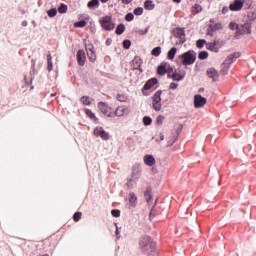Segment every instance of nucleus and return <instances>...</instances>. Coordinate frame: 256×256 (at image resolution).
<instances>
[{
  "label": "nucleus",
  "instance_id": "obj_1",
  "mask_svg": "<svg viewBox=\"0 0 256 256\" xmlns=\"http://www.w3.org/2000/svg\"><path fill=\"white\" fill-rule=\"evenodd\" d=\"M177 137H179L178 130H168V131L157 132L152 137V139H154L156 143H161L162 141H165L164 147H173V145L177 141Z\"/></svg>",
  "mask_w": 256,
  "mask_h": 256
},
{
  "label": "nucleus",
  "instance_id": "obj_2",
  "mask_svg": "<svg viewBox=\"0 0 256 256\" xmlns=\"http://www.w3.org/2000/svg\"><path fill=\"white\" fill-rule=\"evenodd\" d=\"M139 249L148 256H159L157 245L149 236H144L139 241Z\"/></svg>",
  "mask_w": 256,
  "mask_h": 256
},
{
  "label": "nucleus",
  "instance_id": "obj_3",
  "mask_svg": "<svg viewBox=\"0 0 256 256\" xmlns=\"http://www.w3.org/2000/svg\"><path fill=\"white\" fill-rule=\"evenodd\" d=\"M179 59H181L182 64L185 66L193 65L197 59V54L193 50H189L182 55L179 56Z\"/></svg>",
  "mask_w": 256,
  "mask_h": 256
},
{
  "label": "nucleus",
  "instance_id": "obj_4",
  "mask_svg": "<svg viewBox=\"0 0 256 256\" xmlns=\"http://www.w3.org/2000/svg\"><path fill=\"white\" fill-rule=\"evenodd\" d=\"M99 23L102 29H105V31H113L115 29V23H113L111 16L102 17L99 20Z\"/></svg>",
  "mask_w": 256,
  "mask_h": 256
},
{
  "label": "nucleus",
  "instance_id": "obj_5",
  "mask_svg": "<svg viewBox=\"0 0 256 256\" xmlns=\"http://www.w3.org/2000/svg\"><path fill=\"white\" fill-rule=\"evenodd\" d=\"M172 35L175 39V45H183L185 43V29L183 28H176L173 30Z\"/></svg>",
  "mask_w": 256,
  "mask_h": 256
},
{
  "label": "nucleus",
  "instance_id": "obj_6",
  "mask_svg": "<svg viewBox=\"0 0 256 256\" xmlns=\"http://www.w3.org/2000/svg\"><path fill=\"white\" fill-rule=\"evenodd\" d=\"M161 93H163V92L161 90H158L152 96V107H153L154 111H161V109H162Z\"/></svg>",
  "mask_w": 256,
  "mask_h": 256
},
{
  "label": "nucleus",
  "instance_id": "obj_7",
  "mask_svg": "<svg viewBox=\"0 0 256 256\" xmlns=\"http://www.w3.org/2000/svg\"><path fill=\"white\" fill-rule=\"evenodd\" d=\"M98 109L105 115L106 117H115V111L111 109L106 103L99 102Z\"/></svg>",
  "mask_w": 256,
  "mask_h": 256
},
{
  "label": "nucleus",
  "instance_id": "obj_8",
  "mask_svg": "<svg viewBox=\"0 0 256 256\" xmlns=\"http://www.w3.org/2000/svg\"><path fill=\"white\" fill-rule=\"evenodd\" d=\"M207 105V98L201 96L200 94H196L194 96V107L195 109H201Z\"/></svg>",
  "mask_w": 256,
  "mask_h": 256
},
{
  "label": "nucleus",
  "instance_id": "obj_9",
  "mask_svg": "<svg viewBox=\"0 0 256 256\" xmlns=\"http://www.w3.org/2000/svg\"><path fill=\"white\" fill-rule=\"evenodd\" d=\"M206 49L212 51V53H219V50L221 49V41L214 40L213 42L206 43Z\"/></svg>",
  "mask_w": 256,
  "mask_h": 256
},
{
  "label": "nucleus",
  "instance_id": "obj_10",
  "mask_svg": "<svg viewBox=\"0 0 256 256\" xmlns=\"http://www.w3.org/2000/svg\"><path fill=\"white\" fill-rule=\"evenodd\" d=\"M243 5H245L244 0H234L232 4H230V11H241L243 9Z\"/></svg>",
  "mask_w": 256,
  "mask_h": 256
},
{
  "label": "nucleus",
  "instance_id": "obj_11",
  "mask_svg": "<svg viewBox=\"0 0 256 256\" xmlns=\"http://www.w3.org/2000/svg\"><path fill=\"white\" fill-rule=\"evenodd\" d=\"M207 77H209V79H212V81L217 82L219 81V71H217L215 68H208Z\"/></svg>",
  "mask_w": 256,
  "mask_h": 256
},
{
  "label": "nucleus",
  "instance_id": "obj_12",
  "mask_svg": "<svg viewBox=\"0 0 256 256\" xmlns=\"http://www.w3.org/2000/svg\"><path fill=\"white\" fill-rule=\"evenodd\" d=\"M125 115H129V107L126 106H120L114 112V117H123Z\"/></svg>",
  "mask_w": 256,
  "mask_h": 256
},
{
  "label": "nucleus",
  "instance_id": "obj_13",
  "mask_svg": "<svg viewBox=\"0 0 256 256\" xmlns=\"http://www.w3.org/2000/svg\"><path fill=\"white\" fill-rule=\"evenodd\" d=\"M142 173L141 165L134 164L132 167V179H140Z\"/></svg>",
  "mask_w": 256,
  "mask_h": 256
},
{
  "label": "nucleus",
  "instance_id": "obj_14",
  "mask_svg": "<svg viewBox=\"0 0 256 256\" xmlns=\"http://www.w3.org/2000/svg\"><path fill=\"white\" fill-rule=\"evenodd\" d=\"M238 33L240 35H249L251 34V24L245 23L238 28Z\"/></svg>",
  "mask_w": 256,
  "mask_h": 256
},
{
  "label": "nucleus",
  "instance_id": "obj_15",
  "mask_svg": "<svg viewBox=\"0 0 256 256\" xmlns=\"http://www.w3.org/2000/svg\"><path fill=\"white\" fill-rule=\"evenodd\" d=\"M241 57V52H234L233 54H230L225 59V63L228 65H231L232 63H235V60L239 59Z\"/></svg>",
  "mask_w": 256,
  "mask_h": 256
},
{
  "label": "nucleus",
  "instance_id": "obj_16",
  "mask_svg": "<svg viewBox=\"0 0 256 256\" xmlns=\"http://www.w3.org/2000/svg\"><path fill=\"white\" fill-rule=\"evenodd\" d=\"M86 51L89 61H91V63H95L97 56L95 55V51H93V45L86 46Z\"/></svg>",
  "mask_w": 256,
  "mask_h": 256
},
{
  "label": "nucleus",
  "instance_id": "obj_17",
  "mask_svg": "<svg viewBox=\"0 0 256 256\" xmlns=\"http://www.w3.org/2000/svg\"><path fill=\"white\" fill-rule=\"evenodd\" d=\"M169 67H170L169 63H162L157 68L158 75H165L167 71H169Z\"/></svg>",
  "mask_w": 256,
  "mask_h": 256
},
{
  "label": "nucleus",
  "instance_id": "obj_18",
  "mask_svg": "<svg viewBox=\"0 0 256 256\" xmlns=\"http://www.w3.org/2000/svg\"><path fill=\"white\" fill-rule=\"evenodd\" d=\"M85 60H86L85 51L79 50L77 52V62L79 65H81V67L85 65Z\"/></svg>",
  "mask_w": 256,
  "mask_h": 256
},
{
  "label": "nucleus",
  "instance_id": "obj_19",
  "mask_svg": "<svg viewBox=\"0 0 256 256\" xmlns=\"http://www.w3.org/2000/svg\"><path fill=\"white\" fill-rule=\"evenodd\" d=\"M94 135L101 137L104 141L109 140V133L105 132V130L96 129L94 130Z\"/></svg>",
  "mask_w": 256,
  "mask_h": 256
},
{
  "label": "nucleus",
  "instance_id": "obj_20",
  "mask_svg": "<svg viewBox=\"0 0 256 256\" xmlns=\"http://www.w3.org/2000/svg\"><path fill=\"white\" fill-rule=\"evenodd\" d=\"M143 161L148 167H153V165H155V157H153V155H145Z\"/></svg>",
  "mask_w": 256,
  "mask_h": 256
},
{
  "label": "nucleus",
  "instance_id": "obj_21",
  "mask_svg": "<svg viewBox=\"0 0 256 256\" xmlns=\"http://www.w3.org/2000/svg\"><path fill=\"white\" fill-rule=\"evenodd\" d=\"M129 207H137V195L133 192L129 194Z\"/></svg>",
  "mask_w": 256,
  "mask_h": 256
},
{
  "label": "nucleus",
  "instance_id": "obj_22",
  "mask_svg": "<svg viewBox=\"0 0 256 256\" xmlns=\"http://www.w3.org/2000/svg\"><path fill=\"white\" fill-rule=\"evenodd\" d=\"M155 85H157V78H152L146 82L144 89L145 91H149V89H151V87H155Z\"/></svg>",
  "mask_w": 256,
  "mask_h": 256
},
{
  "label": "nucleus",
  "instance_id": "obj_23",
  "mask_svg": "<svg viewBox=\"0 0 256 256\" xmlns=\"http://www.w3.org/2000/svg\"><path fill=\"white\" fill-rule=\"evenodd\" d=\"M142 63H143V60H141V57L136 56V57L132 60L133 69H140Z\"/></svg>",
  "mask_w": 256,
  "mask_h": 256
},
{
  "label": "nucleus",
  "instance_id": "obj_24",
  "mask_svg": "<svg viewBox=\"0 0 256 256\" xmlns=\"http://www.w3.org/2000/svg\"><path fill=\"white\" fill-rule=\"evenodd\" d=\"M84 113H85V115H87L89 117V119H91V121H94V123H98L99 122L97 120V116H95V113H93V111H91L89 109H85Z\"/></svg>",
  "mask_w": 256,
  "mask_h": 256
},
{
  "label": "nucleus",
  "instance_id": "obj_25",
  "mask_svg": "<svg viewBox=\"0 0 256 256\" xmlns=\"http://www.w3.org/2000/svg\"><path fill=\"white\" fill-rule=\"evenodd\" d=\"M144 9L147 11H153L155 9V4L152 0H146L144 3Z\"/></svg>",
  "mask_w": 256,
  "mask_h": 256
},
{
  "label": "nucleus",
  "instance_id": "obj_26",
  "mask_svg": "<svg viewBox=\"0 0 256 256\" xmlns=\"http://www.w3.org/2000/svg\"><path fill=\"white\" fill-rule=\"evenodd\" d=\"M145 200L148 204L153 201V195H151V188H147L145 193H144Z\"/></svg>",
  "mask_w": 256,
  "mask_h": 256
},
{
  "label": "nucleus",
  "instance_id": "obj_27",
  "mask_svg": "<svg viewBox=\"0 0 256 256\" xmlns=\"http://www.w3.org/2000/svg\"><path fill=\"white\" fill-rule=\"evenodd\" d=\"M230 68L231 65L224 61V63L221 65V73L223 75H227V73H229Z\"/></svg>",
  "mask_w": 256,
  "mask_h": 256
},
{
  "label": "nucleus",
  "instance_id": "obj_28",
  "mask_svg": "<svg viewBox=\"0 0 256 256\" xmlns=\"http://www.w3.org/2000/svg\"><path fill=\"white\" fill-rule=\"evenodd\" d=\"M247 17H248V19H249L250 21H255V19H256V7L250 9V11H249L248 14H247Z\"/></svg>",
  "mask_w": 256,
  "mask_h": 256
},
{
  "label": "nucleus",
  "instance_id": "obj_29",
  "mask_svg": "<svg viewBox=\"0 0 256 256\" xmlns=\"http://www.w3.org/2000/svg\"><path fill=\"white\" fill-rule=\"evenodd\" d=\"M47 70L49 71V73L53 71V61H52L51 54L47 55Z\"/></svg>",
  "mask_w": 256,
  "mask_h": 256
},
{
  "label": "nucleus",
  "instance_id": "obj_30",
  "mask_svg": "<svg viewBox=\"0 0 256 256\" xmlns=\"http://www.w3.org/2000/svg\"><path fill=\"white\" fill-rule=\"evenodd\" d=\"M177 53V48L173 47L169 50L167 57L170 61H173V59H175V55Z\"/></svg>",
  "mask_w": 256,
  "mask_h": 256
},
{
  "label": "nucleus",
  "instance_id": "obj_31",
  "mask_svg": "<svg viewBox=\"0 0 256 256\" xmlns=\"http://www.w3.org/2000/svg\"><path fill=\"white\" fill-rule=\"evenodd\" d=\"M125 33V25L119 24L116 28V35H123Z\"/></svg>",
  "mask_w": 256,
  "mask_h": 256
},
{
  "label": "nucleus",
  "instance_id": "obj_32",
  "mask_svg": "<svg viewBox=\"0 0 256 256\" xmlns=\"http://www.w3.org/2000/svg\"><path fill=\"white\" fill-rule=\"evenodd\" d=\"M80 101L83 105H91V98L89 96H82Z\"/></svg>",
  "mask_w": 256,
  "mask_h": 256
},
{
  "label": "nucleus",
  "instance_id": "obj_33",
  "mask_svg": "<svg viewBox=\"0 0 256 256\" xmlns=\"http://www.w3.org/2000/svg\"><path fill=\"white\" fill-rule=\"evenodd\" d=\"M95 7H99V0H91L88 2L89 9H94Z\"/></svg>",
  "mask_w": 256,
  "mask_h": 256
},
{
  "label": "nucleus",
  "instance_id": "obj_34",
  "mask_svg": "<svg viewBox=\"0 0 256 256\" xmlns=\"http://www.w3.org/2000/svg\"><path fill=\"white\" fill-rule=\"evenodd\" d=\"M151 55H153L154 57H159L161 55V47H155L152 51H151Z\"/></svg>",
  "mask_w": 256,
  "mask_h": 256
},
{
  "label": "nucleus",
  "instance_id": "obj_35",
  "mask_svg": "<svg viewBox=\"0 0 256 256\" xmlns=\"http://www.w3.org/2000/svg\"><path fill=\"white\" fill-rule=\"evenodd\" d=\"M184 76L179 73H174L172 75L173 81H183Z\"/></svg>",
  "mask_w": 256,
  "mask_h": 256
},
{
  "label": "nucleus",
  "instance_id": "obj_36",
  "mask_svg": "<svg viewBox=\"0 0 256 256\" xmlns=\"http://www.w3.org/2000/svg\"><path fill=\"white\" fill-rule=\"evenodd\" d=\"M207 57H209V53L207 51H202L198 55V59H200L201 61L207 59Z\"/></svg>",
  "mask_w": 256,
  "mask_h": 256
},
{
  "label": "nucleus",
  "instance_id": "obj_37",
  "mask_svg": "<svg viewBox=\"0 0 256 256\" xmlns=\"http://www.w3.org/2000/svg\"><path fill=\"white\" fill-rule=\"evenodd\" d=\"M205 43H207V41L205 39H200L196 42V47L198 49H203Z\"/></svg>",
  "mask_w": 256,
  "mask_h": 256
},
{
  "label": "nucleus",
  "instance_id": "obj_38",
  "mask_svg": "<svg viewBox=\"0 0 256 256\" xmlns=\"http://www.w3.org/2000/svg\"><path fill=\"white\" fill-rule=\"evenodd\" d=\"M87 25V22L85 20H81L74 23V27L83 28Z\"/></svg>",
  "mask_w": 256,
  "mask_h": 256
},
{
  "label": "nucleus",
  "instance_id": "obj_39",
  "mask_svg": "<svg viewBox=\"0 0 256 256\" xmlns=\"http://www.w3.org/2000/svg\"><path fill=\"white\" fill-rule=\"evenodd\" d=\"M81 217H83V213L75 212L74 215H73V220L75 221V223H77V221L81 220Z\"/></svg>",
  "mask_w": 256,
  "mask_h": 256
},
{
  "label": "nucleus",
  "instance_id": "obj_40",
  "mask_svg": "<svg viewBox=\"0 0 256 256\" xmlns=\"http://www.w3.org/2000/svg\"><path fill=\"white\" fill-rule=\"evenodd\" d=\"M212 29L217 33V31H221V29H223V24L221 23L212 24Z\"/></svg>",
  "mask_w": 256,
  "mask_h": 256
},
{
  "label": "nucleus",
  "instance_id": "obj_41",
  "mask_svg": "<svg viewBox=\"0 0 256 256\" xmlns=\"http://www.w3.org/2000/svg\"><path fill=\"white\" fill-rule=\"evenodd\" d=\"M215 30L213 29V24H210L208 29H207V35H209L210 37H213V35H215Z\"/></svg>",
  "mask_w": 256,
  "mask_h": 256
},
{
  "label": "nucleus",
  "instance_id": "obj_42",
  "mask_svg": "<svg viewBox=\"0 0 256 256\" xmlns=\"http://www.w3.org/2000/svg\"><path fill=\"white\" fill-rule=\"evenodd\" d=\"M135 33H137L138 35H147V33H149V27H146L145 30L137 29Z\"/></svg>",
  "mask_w": 256,
  "mask_h": 256
},
{
  "label": "nucleus",
  "instance_id": "obj_43",
  "mask_svg": "<svg viewBox=\"0 0 256 256\" xmlns=\"http://www.w3.org/2000/svg\"><path fill=\"white\" fill-rule=\"evenodd\" d=\"M194 10H195V11H193L194 15H197V13H201V11H203V7H201V5H199V4H195Z\"/></svg>",
  "mask_w": 256,
  "mask_h": 256
},
{
  "label": "nucleus",
  "instance_id": "obj_44",
  "mask_svg": "<svg viewBox=\"0 0 256 256\" xmlns=\"http://www.w3.org/2000/svg\"><path fill=\"white\" fill-rule=\"evenodd\" d=\"M47 15H48V17H55V15H57V9L52 8V9L48 10Z\"/></svg>",
  "mask_w": 256,
  "mask_h": 256
},
{
  "label": "nucleus",
  "instance_id": "obj_45",
  "mask_svg": "<svg viewBox=\"0 0 256 256\" xmlns=\"http://www.w3.org/2000/svg\"><path fill=\"white\" fill-rule=\"evenodd\" d=\"M229 28H230L232 31H235V29H237V31L239 32L240 26L237 25V23H235V22H230Z\"/></svg>",
  "mask_w": 256,
  "mask_h": 256
},
{
  "label": "nucleus",
  "instance_id": "obj_46",
  "mask_svg": "<svg viewBox=\"0 0 256 256\" xmlns=\"http://www.w3.org/2000/svg\"><path fill=\"white\" fill-rule=\"evenodd\" d=\"M143 123H144V125H151V123H153V119H151V117H149V116H145L143 118Z\"/></svg>",
  "mask_w": 256,
  "mask_h": 256
},
{
  "label": "nucleus",
  "instance_id": "obj_47",
  "mask_svg": "<svg viewBox=\"0 0 256 256\" xmlns=\"http://www.w3.org/2000/svg\"><path fill=\"white\" fill-rule=\"evenodd\" d=\"M111 215H112V217H121V211L118 209H112Z\"/></svg>",
  "mask_w": 256,
  "mask_h": 256
},
{
  "label": "nucleus",
  "instance_id": "obj_48",
  "mask_svg": "<svg viewBox=\"0 0 256 256\" xmlns=\"http://www.w3.org/2000/svg\"><path fill=\"white\" fill-rule=\"evenodd\" d=\"M59 13H67V5L66 4H61L58 8Z\"/></svg>",
  "mask_w": 256,
  "mask_h": 256
},
{
  "label": "nucleus",
  "instance_id": "obj_49",
  "mask_svg": "<svg viewBox=\"0 0 256 256\" xmlns=\"http://www.w3.org/2000/svg\"><path fill=\"white\" fill-rule=\"evenodd\" d=\"M134 15H143V7L135 8Z\"/></svg>",
  "mask_w": 256,
  "mask_h": 256
},
{
  "label": "nucleus",
  "instance_id": "obj_50",
  "mask_svg": "<svg viewBox=\"0 0 256 256\" xmlns=\"http://www.w3.org/2000/svg\"><path fill=\"white\" fill-rule=\"evenodd\" d=\"M133 19H135V16L133 15V13H128V14L125 16V20H126V21H133Z\"/></svg>",
  "mask_w": 256,
  "mask_h": 256
},
{
  "label": "nucleus",
  "instance_id": "obj_51",
  "mask_svg": "<svg viewBox=\"0 0 256 256\" xmlns=\"http://www.w3.org/2000/svg\"><path fill=\"white\" fill-rule=\"evenodd\" d=\"M123 47H124V49H129V47H131V41L130 40H124L123 41Z\"/></svg>",
  "mask_w": 256,
  "mask_h": 256
},
{
  "label": "nucleus",
  "instance_id": "obj_52",
  "mask_svg": "<svg viewBox=\"0 0 256 256\" xmlns=\"http://www.w3.org/2000/svg\"><path fill=\"white\" fill-rule=\"evenodd\" d=\"M116 99L117 101H120L121 103H123V101H125V96L118 94Z\"/></svg>",
  "mask_w": 256,
  "mask_h": 256
},
{
  "label": "nucleus",
  "instance_id": "obj_53",
  "mask_svg": "<svg viewBox=\"0 0 256 256\" xmlns=\"http://www.w3.org/2000/svg\"><path fill=\"white\" fill-rule=\"evenodd\" d=\"M177 87H179V84H178V83L172 82V83L170 84V89H177Z\"/></svg>",
  "mask_w": 256,
  "mask_h": 256
},
{
  "label": "nucleus",
  "instance_id": "obj_54",
  "mask_svg": "<svg viewBox=\"0 0 256 256\" xmlns=\"http://www.w3.org/2000/svg\"><path fill=\"white\" fill-rule=\"evenodd\" d=\"M228 12H229V7L224 6V7L222 8V15H226V13H228Z\"/></svg>",
  "mask_w": 256,
  "mask_h": 256
},
{
  "label": "nucleus",
  "instance_id": "obj_55",
  "mask_svg": "<svg viewBox=\"0 0 256 256\" xmlns=\"http://www.w3.org/2000/svg\"><path fill=\"white\" fill-rule=\"evenodd\" d=\"M122 3H124V5H129V3H131V1L133 0H121Z\"/></svg>",
  "mask_w": 256,
  "mask_h": 256
},
{
  "label": "nucleus",
  "instance_id": "obj_56",
  "mask_svg": "<svg viewBox=\"0 0 256 256\" xmlns=\"http://www.w3.org/2000/svg\"><path fill=\"white\" fill-rule=\"evenodd\" d=\"M22 27H27L28 25V22L26 20H23L22 23H21Z\"/></svg>",
  "mask_w": 256,
  "mask_h": 256
},
{
  "label": "nucleus",
  "instance_id": "obj_57",
  "mask_svg": "<svg viewBox=\"0 0 256 256\" xmlns=\"http://www.w3.org/2000/svg\"><path fill=\"white\" fill-rule=\"evenodd\" d=\"M106 45H111V39H108V40L106 41Z\"/></svg>",
  "mask_w": 256,
  "mask_h": 256
},
{
  "label": "nucleus",
  "instance_id": "obj_58",
  "mask_svg": "<svg viewBox=\"0 0 256 256\" xmlns=\"http://www.w3.org/2000/svg\"><path fill=\"white\" fill-rule=\"evenodd\" d=\"M174 3H181V0H173Z\"/></svg>",
  "mask_w": 256,
  "mask_h": 256
},
{
  "label": "nucleus",
  "instance_id": "obj_59",
  "mask_svg": "<svg viewBox=\"0 0 256 256\" xmlns=\"http://www.w3.org/2000/svg\"><path fill=\"white\" fill-rule=\"evenodd\" d=\"M101 1V3H107V1H109V0H100Z\"/></svg>",
  "mask_w": 256,
  "mask_h": 256
},
{
  "label": "nucleus",
  "instance_id": "obj_60",
  "mask_svg": "<svg viewBox=\"0 0 256 256\" xmlns=\"http://www.w3.org/2000/svg\"><path fill=\"white\" fill-rule=\"evenodd\" d=\"M116 235H119V229H116Z\"/></svg>",
  "mask_w": 256,
  "mask_h": 256
},
{
  "label": "nucleus",
  "instance_id": "obj_61",
  "mask_svg": "<svg viewBox=\"0 0 256 256\" xmlns=\"http://www.w3.org/2000/svg\"><path fill=\"white\" fill-rule=\"evenodd\" d=\"M33 79H35V77H32V78H31V80H30L31 83H33Z\"/></svg>",
  "mask_w": 256,
  "mask_h": 256
},
{
  "label": "nucleus",
  "instance_id": "obj_62",
  "mask_svg": "<svg viewBox=\"0 0 256 256\" xmlns=\"http://www.w3.org/2000/svg\"><path fill=\"white\" fill-rule=\"evenodd\" d=\"M55 95H56L55 93H52V94H51V97H55Z\"/></svg>",
  "mask_w": 256,
  "mask_h": 256
},
{
  "label": "nucleus",
  "instance_id": "obj_63",
  "mask_svg": "<svg viewBox=\"0 0 256 256\" xmlns=\"http://www.w3.org/2000/svg\"><path fill=\"white\" fill-rule=\"evenodd\" d=\"M160 119H163V117H162V116L158 117V121H159Z\"/></svg>",
  "mask_w": 256,
  "mask_h": 256
},
{
  "label": "nucleus",
  "instance_id": "obj_64",
  "mask_svg": "<svg viewBox=\"0 0 256 256\" xmlns=\"http://www.w3.org/2000/svg\"><path fill=\"white\" fill-rule=\"evenodd\" d=\"M151 215H153V211L150 212V217H151Z\"/></svg>",
  "mask_w": 256,
  "mask_h": 256
}]
</instances>
